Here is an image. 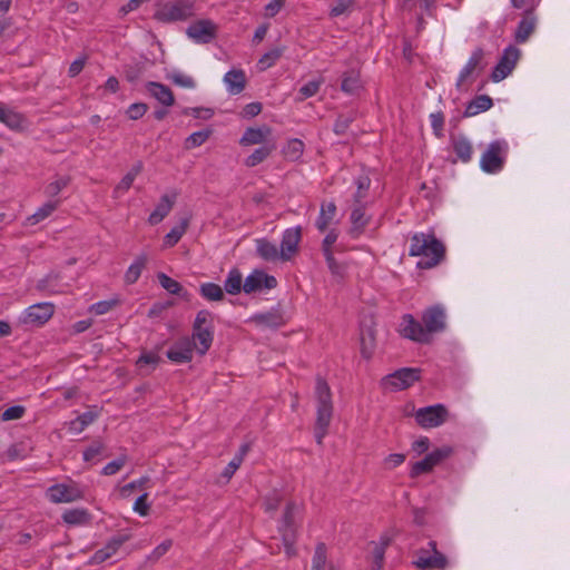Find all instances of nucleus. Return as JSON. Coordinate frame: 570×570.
I'll list each match as a JSON object with an SVG mask.
<instances>
[{
  "mask_svg": "<svg viewBox=\"0 0 570 570\" xmlns=\"http://www.w3.org/2000/svg\"><path fill=\"white\" fill-rule=\"evenodd\" d=\"M146 89L151 97L157 99L161 105L169 107L175 104V97L171 89L164 83L156 81H148Z\"/></svg>",
  "mask_w": 570,
  "mask_h": 570,
  "instance_id": "nucleus-23",
  "label": "nucleus"
},
{
  "mask_svg": "<svg viewBox=\"0 0 570 570\" xmlns=\"http://www.w3.org/2000/svg\"><path fill=\"white\" fill-rule=\"evenodd\" d=\"M214 340V326H206L198 330H193L191 342L196 343V348L199 354L204 355L212 346Z\"/></svg>",
  "mask_w": 570,
  "mask_h": 570,
  "instance_id": "nucleus-27",
  "label": "nucleus"
},
{
  "mask_svg": "<svg viewBox=\"0 0 570 570\" xmlns=\"http://www.w3.org/2000/svg\"><path fill=\"white\" fill-rule=\"evenodd\" d=\"M326 546L320 542L316 548L312 560V570H325L326 564Z\"/></svg>",
  "mask_w": 570,
  "mask_h": 570,
  "instance_id": "nucleus-46",
  "label": "nucleus"
},
{
  "mask_svg": "<svg viewBox=\"0 0 570 570\" xmlns=\"http://www.w3.org/2000/svg\"><path fill=\"white\" fill-rule=\"evenodd\" d=\"M26 409L21 405H13L8 407L1 415L3 421L18 420L23 416Z\"/></svg>",
  "mask_w": 570,
  "mask_h": 570,
  "instance_id": "nucleus-62",
  "label": "nucleus"
},
{
  "mask_svg": "<svg viewBox=\"0 0 570 570\" xmlns=\"http://www.w3.org/2000/svg\"><path fill=\"white\" fill-rule=\"evenodd\" d=\"M453 452V449L451 446H442L439 449H435L434 451L430 452L428 455L431 458L434 465H438L443 460L448 459Z\"/></svg>",
  "mask_w": 570,
  "mask_h": 570,
  "instance_id": "nucleus-55",
  "label": "nucleus"
},
{
  "mask_svg": "<svg viewBox=\"0 0 570 570\" xmlns=\"http://www.w3.org/2000/svg\"><path fill=\"white\" fill-rule=\"evenodd\" d=\"M276 149L275 141H267L259 148H256L246 159L245 165L247 167H255L266 160L271 154Z\"/></svg>",
  "mask_w": 570,
  "mask_h": 570,
  "instance_id": "nucleus-31",
  "label": "nucleus"
},
{
  "mask_svg": "<svg viewBox=\"0 0 570 570\" xmlns=\"http://www.w3.org/2000/svg\"><path fill=\"white\" fill-rule=\"evenodd\" d=\"M186 35L198 43H209L216 38L217 27L209 19H202L186 29Z\"/></svg>",
  "mask_w": 570,
  "mask_h": 570,
  "instance_id": "nucleus-15",
  "label": "nucleus"
},
{
  "mask_svg": "<svg viewBox=\"0 0 570 570\" xmlns=\"http://www.w3.org/2000/svg\"><path fill=\"white\" fill-rule=\"evenodd\" d=\"M189 224L188 217H181L179 222L166 234L164 243L168 247L175 246L185 234Z\"/></svg>",
  "mask_w": 570,
  "mask_h": 570,
  "instance_id": "nucleus-34",
  "label": "nucleus"
},
{
  "mask_svg": "<svg viewBox=\"0 0 570 570\" xmlns=\"http://www.w3.org/2000/svg\"><path fill=\"white\" fill-rule=\"evenodd\" d=\"M47 494L50 501L55 503L73 502L83 498L78 488L67 484H55L48 489Z\"/></svg>",
  "mask_w": 570,
  "mask_h": 570,
  "instance_id": "nucleus-18",
  "label": "nucleus"
},
{
  "mask_svg": "<svg viewBox=\"0 0 570 570\" xmlns=\"http://www.w3.org/2000/svg\"><path fill=\"white\" fill-rule=\"evenodd\" d=\"M302 237L301 228H288L284 232L279 249H297Z\"/></svg>",
  "mask_w": 570,
  "mask_h": 570,
  "instance_id": "nucleus-38",
  "label": "nucleus"
},
{
  "mask_svg": "<svg viewBox=\"0 0 570 570\" xmlns=\"http://www.w3.org/2000/svg\"><path fill=\"white\" fill-rule=\"evenodd\" d=\"M199 294L206 301L219 302L224 299V288L216 283H203L199 286Z\"/></svg>",
  "mask_w": 570,
  "mask_h": 570,
  "instance_id": "nucleus-36",
  "label": "nucleus"
},
{
  "mask_svg": "<svg viewBox=\"0 0 570 570\" xmlns=\"http://www.w3.org/2000/svg\"><path fill=\"white\" fill-rule=\"evenodd\" d=\"M416 423L423 429H432L442 425L446 422L449 411L443 404H434L416 410Z\"/></svg>",
  "mask_w": 570,
  "mask_h": 570,
  "instance_id": "nucleus-10",
  "label": "nucleus"
},
{
  "mask_svg": "<svg viewBox=\"0 0 570 570\" xmlns=\"http://www.w3.org/2000/svg\"><path fill=\"white\" fill-rule=\"evenodd\" d=\"M224 81L229 94L238 95L245 89L246 75L242 69H232L225 75Z\"/></svg>",
  "mask_w": 570,
  "mask_h": 570,
  "instance_id": "nucleus-28",
  "label": "nucleus"
},
{
  "mask_svg": "<svg viewBox=\"0 0 570 570\" xmlns=\"http://www.w3.org/2000/svg\"><path fill=\"white\" fill-rule=\"evenodd\" d=\"M392 538L387 533L380 535L379 540L368 542L364 548V564L366 570H382L385 563V551Z\"/></svg>",
  "mask_w": 570,
  "mask_h": 570,
  "instance_id": "nucleus-7",
  "label": "nucleus"
},
{
  "mask_svg": "<svg viewBox=\"0 0 570 570\" xmlns=\"http://www.w3.org/2000/svg\"><path fill=\"white\" fill-rule=\"evenodd\" d=\"M70 183V178L68 176L58 177L56 180L48 184L45 188V194L48 197H56L63 188H66Z\"/></svg>",
  "mask_w": 570,
  "mask_h": 570,
  "instance_id": "nucleus-47",
  "label": "nucleus"
},
{
  "mask_svg": "<svg viewBox=\"0 0 570 570\" xmlns=\"http://www.w3.org/2000/svg\"><path fill=\"white\" fill-rule=\"evenodd\" d=\"M336 223V205L334 202H323L321 204L320 215L315 222L316 228L321 233H325L328 228H333Z\"/></svg>",
  "mask_w": 570,
  "mask_h": 570,
  "instance_id": "nucleus-20",
  "label": "nucleus"
},
{
  "mask_svg": "<svg viewBox=\"0 0 570 570\" xmlns=\"http://www.w3.org/2000/svg\"><path fill=\"white\" fill-rule=\"evenodd\" d=\"M177 190H171L169 194L161 196L160 202L157 204L155 210L148 217L149 224H159L170 213L177 200Z\"/></svg>",
  "mask_w": 570,
  "mask_h": 570,
  "instance_id": "nucleus-19",
  "label": "nucleus"
},
{
  "mask_svg": "<svg viewBox=\"0 0 570 570\" xmlns=\"http://www.w3.org/2000/svg\"><path fill=\"white\" fill-rule=\"evenodd\" d=\"M451 145L458 159L462 163H469L473 156V145L463 135H459L451 138Z\"/></svg>",
  "mask_w": 570,
  "mask_h": 570,
  "instance_id": "nucleus-25",
  "label": "nucleus"
},
{
  "mask_svg": "<svg viewBox=\"0 0 570 570\" xmlns=\"http://www.w3.org/2000/svg\"><path fill=\"white\" fill-rule=\"evenodd\" d=\"M535 23L537 18L533 14V11H525L523 18L521 19L514 33L515 41L519 43L525 42L531 36V33L534 31Z\"/></svg>",
  "mask_w": 570,
  "mask_h": 570,
  "instance_id": "nucleus-26",
  "label": "nucleus"
},
{
  "mask_svg": "<svg viewBox=\"0 0 570 570\" xmlns=\"http://www.w3.org/2000/svg\"><path fill=\"white\" fill-rule=\"evenodd\" d=\"M249 322L269 328H278L285 324L283 314L278 309L255 314L249 318Z\"/></svg>",
  "mask_w": 570,
  "mask_h": 570,
  "instance_id": "nucleus-21",
  "label": "nucleus"
},
{
  "mask_svg": "<svg viewBox=\"0 0 570 570\" xmlns=\"http://www.w3.org/2000/svg\"><path fill=\"white\" fill-rule=\"evenodd\" d=\"M453 452V449L451 446H442L439 449H435L434 451L430 452L428 455L431 458L434 465H438L443 460L448 459Z\"/></svg>",
  "mask_w": 570,
  "mask_h": 570,
  "instance_id": "nucleus-56",
  "label": "nucleus"
},
{
  "mask_svg": "<svg viewBox=\"0 0 570 570\" xmlns=\"http://www.w3.org/2000/svg\"><path fill=\"white\" fill-rule=\"evenodd\" d=\"M434 463L431 458L426 454L424 459L415 462L411 469V476H419L433 470Z\"/></svg>",
  "mask_w": 570,
  "mask_h": 570,
  "instance_id": "nucleus-50",
  "label": "nucleus"
},
{
  "mask_svg": "<svg viewBox=\"0 0 570 570\" xmlns=\"http://www.w3.org/2000/svg\"><path fill=\"white\" fill-rule=\"evenodd\" d=\"M493 106L492 99L488 95H480L473 98L466 106L463 116L473 117L480 112L489 110Z\"/></svg>",
  "mask_w": 570,
  "mask_h": 570,
  "instance_id": "nucleus-30",
  "label": "nucleus"
},
{
  "mask_svg": "<svg viewBox=\"0 0 570 570\" xmlns=\"http://www.w3.org/2000/svg\"><path fill=\"white\" fill-rule=\"evenodd\" d=\"M146 265V257L144 255L139 256L134 264H131L125 275V281L127 284H134L139 278L141 271Z\"/></svg>",
  "mask_w": 570,
  "mask_h": 570,
  "instance_id": "nucleus-42",
  "label": "nucleus"
},
{
  "mask_svg": "<svg viewBox=\"0 0 570 570\" xmlns=\"http://www.w3.org/2000/svg\"><path fill=\"white\" fill-rule=\"evenodd\" d=\"M148 482H149V478L148 476H142L138 481H134V482H130V483L124 485L120 489V493H121L122 497H129L136 489L144 488Z\"/></svg>",
  "mask_w": 570,
  "mask_h": 570,
  "instance_id": "nucleus-63",
  "label": "nucleus"
},
{
  "mask_svg": "<svg viewBox=\"0 0 570 570\" xmlns=\"http://www.w3.org/2000/svg\"><path fill=\"white\" fill-rule=\"evenodd\" d=\"M298 252H258L259 256L269 263L293 261Z\"/></svg>",
  "mask_w": 570,
  "mask_h": 570,
  "instance_id": "nucleus-43",
  "label": "nucleus"
},
{
  "mask_svg": "<svg viewBox=\"0 0 570 570\" xmlns=\"http://www.w3.org/2000/svg\"><path fill=\"white\" fill-rule=\"evenodd\" d=\"M161 361L160 356L156 353L149 352L144 353L137 360V365L142 367L144 365H157Z\"/></svg>",
  "mask_w": 570,
  "mask_h": 570,
  "instance_id": "nucleus-64",
  "label": "nucleus"
},
{
  "mask_svg": "<svg viewBox=\"0 0 570 570\" xmlns=\"http://www.w3.org/2000/svg\"><path fill=\"white\" fill-rule=\"evenodd\" d=\"M373 314L365 315L361 323L358 347L363 358L371 360L376 348V330Z\"/></svg>",
  "mask_w": 570,
  "mask_h": 570,
  "instance_id": "nucleus-11",
  "label": "nucleus"
},
{
  "mask_svg": "<svg viewBox=\"0 0 570 570\" xmlns=\"http://www.w3.org/2000/svg\"><path fill=\"white\" fill-rule=\"evenodd\" d=\"M422 323L426 328L428 337H432L434 333L443 332L446 327L445 309L441 305L430 306L422 313Z\"/></svg>",
  "mask_w": 570,
  "mask_h": 570,
  "instance_id": "nucleus-12",
  "label": "nucleus"
},
{
  "mask_svg": "<svg viewBox=\"0 0 570 570\" xmlns=\"http://www.w3.org/2000/svg\"><path fill=\"white\" fill-rule=\"evenodd\" d=\"M297 509L294 502H288L285 507L279 532L285 547V552L288 558L296 556L295 542L297 539V527L295 524V510Z\"/></svg>",
  "mask_w": 570,
  "mask_h": 570,
  "instance_id": "nucleus-6",
  "label": "nucleus"
},
{
  "mask_svg": "<svg viewBox=\"0 0 570 570\" xmlns=\"http://www.w3.org/2000/svg\"><path fill=\"white\" fill-rule=\"evenodd\" d=\"M421 379V370L416 367H402L385 375L381 385L385 391L396 392L406 390Z\"/></svg>",
  "mask_w": 570,
  "mask_h": 570,
  "instance_id": "nucleus-5",
  "label": "nucleus"
},
{
  "mask_svg": "<svg viewBox=\"0 0 570 570\" xmlns=\"http://www.w3.org/2000/svg\"><path fill=\"white\" fill-rule=\"evenodd\" d=\"M119 303L120 302L117 298H112L109 301H101V302L94 304L90 307V312H94L96 315H102V314H106L109 311H111L117 305H119Z\"/></svg>",
  "mask_w": 570,
  "mask_h": 570,
  "instance_id": "nucleus-53",
  "label": "nucleus"
},
{
  "mask_svg": "<svg viewBox=\"0 0 570 570\" xmlns=\"http://www.w3.org/2000/svg\"><path fill=\"white\" fill-rule=\"evenodd\" d=\"M284 48H273L261 57L257 62V67L261 71L273 67L276 61L283 56Z\"/></svg>",
  "mask_w": 570,
  "mask_h": 570,
  "instance_id": "nucleus-40",
  "label": "nucleus"
},
{
  "mask_svg": "<svg viewBox=\"0 0 570 570\" xmlns=\"http://www.w3.org/2000/svg\"><path fill=\"white\" fill-rule=\"evenodd\" d=\"M277 284L278 282L274 276L266 274L263 269H254L245 278L243 291L246 294H252L263 289H273Z\"/></svg>",
  "mask_w": 570,
  "mask_h": 570,
  "instance_id": "nucleus-14",
  "label": "nucleus"
},
{
  "mask_svg": "<svg viewBox=\"0 0 570 570\" xmlns=\"http://www.w3.org/2000/svg\"><path fill=\"white\" fill-rule=\"evenodd\" d=\"M509 145L504 139L491 141L480 158V167L487 174L500 173L505 164Z\"/></svg>",
  "mask_w": 570,
  "mask_h": 570,
  "instance_id": "nucleus-3",
  "label": "nucleus"
},
{
  "mask_svg": "<svg viewBox=\"0 0 570 570\" xmlns=\"http://www.w3.org/2000/svg\"><path fill=\"white\" fill-rule=\"evenodd\" d=\"M147 110L148 106L145 102H135L128 107L126 114L131 120H138L147 112Z\"/></svg>",
  "mask_w": 570,
  "mask_h": 570,
  "instance_id": "nucleus-58",
  "label": "nucleus"
},
{
  "mask_svg": "<svg viewBox=\"0 0 570 570\" xmlns=\"http://www.w3.org/2000/svg\"><path fill=\"white\" fill-rule=\"evenodd\" d=\"M97 416L98 414L95 412H85L70 422V430L79 433L83 431L89 424H91L97 419Z\"/></svg>",
  "mask_w": 570,
  "mask_h": 570,
  "instance_id": "nucleus-44",
  "label": "nucleus"
},
{
  "mask_svg": "<svg viewBox=\"0 0 570 570\" xmlns=\"http://www.w3.org/2000/svg\"><path fill=\"white\" fill-rule=\"evenodd\" d=\"M315 397L317 401L316 421L314 434L317 444L323 443V439L328 432L333 417L332 393L326 380L322 376L316 377Z\"/></svg>",
  "mask_w": 570,
  "mask_h": 570,
  "instance_id": "nucleus-1",
  "label": "nucleus"
},
{
  "mask_svg": "<svg viewBox=\"0 0 570 570\" xmlns=\"http://www.w3.org/2000/svg\"><path fill=\"white\" fill-rule=\"evenodd\" d=\"M322 83H323V81L321 79L308 81L307 83H305L304 86H302L299 88V90H298L299 97L297 99L299 101H303L309 97L315 96L318 92Z\"/></svg>",
  "mask_w": 570,
  "mask_h": 570,
  "instance_id": "nucleus-48",
  "label": "nucleus"
},
{
  "mask_svg": "<svg viewBox=\"0 0 570 570\" xmlns=\"http://www.w3.org/2000/svg\"><path fill=\"white\" fill-rule=\"evenodd\" d=\"M127 463V456L120 455L116 460L109 462L104 469L102 474L104 475H112L116 474L125 464Z\"/></svg>",
  "mask_w": 570,
  "mask_h": 570,
  "instance_id": "nucleus-59",
  "label": "nucleus"
},
{
  "mask_svg": "<svg viewBox=\"0 0 570 570\" xmlns=\"http://www.w3.org/2000/svg\"><path fill=\"white\" fill-rule=\"evenodd\" d=\"M244 282L239 269L233 268L225 279L224 289L230 295H237L243 291Z\"/></svg>",
  "mask_w": 570,
  "mask_h": 570,
  "instance_id": "nucleus-35",
  "label": "nucleus"
},
{
  "mask_svg": "<svg viewBox=\"0 0 570 570\" xmlns=\"http://www.w3.org/2000/svg\"><path fill=\"white\" fill-rule=\"evenodd\" d=\"M325 258L332 274L342 278L345 273V266L336 262L333 252H325Z\"/></svg>",
  "mask_w": 570,
  "mask_h": 570,
  "instance_id": "nucleus-57",
  "label": "nucleus"
},
{
  "mask_svg": "<svg viewBox=\"0 0 570 570\" xmlns=\"http://www.w3.org/2000/svg\"><path fill=\"white\" fill-rule=\"evenodd\" d=\"M23 118L20 114L8 110L2 122L11 129H18L22 126Z\"/></svg>",
  "mask_w": 570,
  "mask_h": 570,
  "instance_id": "nucleus-61",
  "label": "nucleus"
},
{
  "mask_svg": "<svg viewBox=\"0 0 570 570\" xmlns=\"http://www.w3.org/2000/svg\"><path fill=\"white\" fill-rule=\"evenodd\" d=\"M196 0H170L159 4L154 19L163 23L185 21L195 14Z\"/></svg>",
  "mask_w": 570,
  "mask_h": 570,
  "instance_id": "nucleus-2",
  "label": "nucleus"
},
{
  "mask_svg": "<svg viewBox=\"0 0 570 570\" xmlns=\"http://www.w3.org/2000/svg\"><path fill=\"white\" fill-rule=\"evenodd\" d=\"M410 249H444L443 243L438 239L434 233H419L414 234L411 239Z\"/></svg>",
  "mask_w": 570,
  "mask_h": 570,
  "instance_id": "nucleus-22",
  "label": "nucleus"
},
{
  "mask_svg": "<svg viewBox=\"0 0 570 570\" xmlns=\"http://www.w3.org/2000/svg\"><path fill=\"white\" fill-rule=\"evenodd\" d=\"M410 255L420 257L416 262L417 268L429 269L444 259L445 252H410Z\"/></svg>",
  "mask_w": 570,
  "mask_h": 570,
  "instance_id": "nucleus-29",
  "label": "nucleus"
},
{
  "mask_svg": "<svg viewBox=\"0 0 570 570\" xmlns=\"http://www.w3.org/2000/svg\"><path fill=\"white\" fill-rule=\"evenodd\" d=\"M520 57V50L513 46L504 49L502 57L493 68L491 78L493 81L499 82L507 78L514 69L517 61Z\"/></svg>",
  "mask_w": 570,
  "mask_h": 570,
  "instance_id": "nucleus-13",
  "label": "nucleus"
},
{
  "mask_svg": "<svg viewBox=\"0 0 570 570\" xmlns=\"http://www.w3.org/2000/svg\"><path fill=\"white\" fill-rule=\"evenodd\" d=\"M105 449L104 443L100 440H95L85 451L83 460L91 461L94 458L99 455Z\"/></svg>",
  "mask_w": 570,
  "mask_h": 570,
  "instance_id": "nucleus-60",
  "label": "nucleus"
},
{
  "mask_svg": "<svg viewBox=\"0 0 570 570\" xmlns=\"http://www.w3.org/2000/svg\"><path fill=\"white\" fill-rule=\"evenodd\" d=\"M272 134V129L268 126H263L261 128H247L240 140L239 144L242 146H250V145H259V144H266L267 137Z\"/></svg>",
  "mask_w": 570,
  "mask_h": 570,
  "instance_id": "nucleus-24",
  "label": "nucleus"
},
{
  "mask_svg": "<svg viewBox=\"0 0 570 570\" xmlns=\"http://www.w3.org/2000/svg\"><path fill=\"white\" fill-rule=\"evenodd\" d=\"M401 337L420 344H429L432 337H428L426 328L412 314H404L397 326Z\"/></svg>",
  "mask_w": 570,
  "mask_h": 570,
  "instance_id": "nucleus-9",
  "label": "nucleus"
},
{
  "mask_svg": "<svg viewBox=\"0 0 570 570\" xmlns=\"http://www.w3.org/2000/svg\"><path fill=\"white\" fill-rule=\"evenodd\" d=\"M142 168H144L142 161H137L130 168V170L122 177L120 183L116 186L115 193L127 191L131 187L135 178L142 171Z\"/></svg>",
  "mask_w": 570,
  "mask_h": 570,
  "instance_id": "nucleus-37",
  "label": "nucleus"
},
{
  "mask_svg": "<svg viewBox=\"0 0 570 570\" xmlns=\"http://www.w3.org/2000/svg\"><path fill=\"white\" fill-rule=\"evenodd\" d=\"M157 278L160 283V285L170 294L179 295L183 291V286L177 281L173 279L171 277L167 276L164 273H159L157 275Z\"/></svg>",
  "mask_w": 570,
  "mask_h": 570,
  "instance_id": "nucleus-49",
  "label": "nucleus"
},
{
  "mask_svg": "<svg viewBox=\"0 0 570 570\" xmlns=\"http://www.w3.org/2000/svg\"><path fill=\"white\" fill-rule=\"evenodd\" d=\"M446 557L436 548L435 541H430L428 548H422L416 552V559L412 564L417 569H439L443 570L448 567Z\"/></svg>",
  "mask_w": 570,
  "mask_h": 570,
  "instance_id": "nucleus-8",
  "label": "nucleus"
},
{
  "mask_svg": "<svg viewBox=\"0 0 570 570\" xmlns=\"http://www.w3.org/2000/svg\"><path fill=\"white\" fill-rule=\"evenodd\" d=\"M196 343L188 337H183L174 343L167 351V357L175 363L190 362Z\"/></svg>",
  "mask_w": 570,
  "mask_h": 570,
  "instance_id": "nucleus-17",
  "label": "nucleus"
},
{
  "mask_svg": "<svg viewBox=\"0 0 570 570\" xmlns=\"http://www.w3.org/2000/svg\"><path fill=\"white\" fill-rule=\"evenodd\" d=\"M169 79L176 85V86H179V87H184V88H195L196 86V82L195 80L190 77V76H187V75H184L181 72H173L170 76H169Z\"/></svg>",
  "mask_w": 570,
  "mask_h": 570,
  "instance_id": "nucleus-54",
  "label": "nucleus"
},
{
  "mask_svg": "<svg viewBox=\"0 0 570 570\" xmlns=\"http://www.w3.org/2000/svg\"><path fill=\"white\" fill-rule=\"evenodd\" d=\"M55 305L51 303L33 304L26 311L22 323L27 325L41 326L53 315Z\"/></svg>",
  "mask_w": 570,
  "mask_h": 570,
  "instance_id": "nucleus-16",
  "label": "nucleus"
},
{
  "mask_svg": "<svg viewBox=\"0 0 570 570\" xmlns=\"http://www.w3.org/2000/svg\"><path fill=\"white\" fill-rule=\"evenodd\" d=\"M206 326H214L213 325V315L207 309H200L194 321L193 330L203 328Z\"/></svg>",
  "mask_w": 570,
  "mask_h": 570,
  "instance_id": "nucleus-52",
  "label": "nucleus"
},
{
  "mask_svg": "<svg viewBox=\"0 0 570 570\" xmlns=\"http://www.w3.org/2000/svg\"><path fill=\"white\" fill-rule=\"evenodd\" d=\"M90 513L86 509H69L62 514V520L70 525H80L90 522Z\"/></svg>",
  "mask_w": 570,
  "mask_h": 570,
  "instance_id": "nucleus-32",
  "label": "nucleus"
},
{
  "mask_svg": "<svg viewBox=\"0 0 570 570\" xmlns=\"http://www.w3.org/2000/svg\"><path fill=\"white\" fill-rule=\"evenodd\" d=\"M485 68L484 62V50L482 48H475L465 66L461 69L455 87L459 90H466L474 82L478 76Z\"/></svg>",
  "mask_w": 570,
  "mask_h": 570,
  "instance_id": "nucleus-4",
  "label": "nucleus"
},
{
  "mask_svg": "<svg viewBox=\"0 0 570 570\" xmlns=\"http://www.w3.org/2000/svg\"><path fill=\"white\" fill-rule=\"evenodd\" d=\"M304 153V142L301 139H291L283 148V154L291 161L298 160Z\"/></svg>",
  "mask_w": 570,
  "mask_h": 570,
  "instance_id": "nucleus-39",
  "label": "nucleus"
},
{
  "mask_svg": "<svg viewBox=\"0 0 570 570\" xmlns=\"http://www.w3.org/2000/svg\"><path fill=\"white\" fill-rule=\"evenodd\" d=\"M59 204V200L47 202L40 208H38V210L35 214L30 215L27 218V224L29 226H35L39 224L40 222L49 217L58 208Z\"/></svg>",
  "mask_w": 570,
  "mask_h": 570,
  "instance_id": "nucleus-33",
  "label": "nucleus"
},
{
  "mask_svg": "<svg viewBox=\"0 0 570 570\" xmlns=\"http://www.w3.org/2000/svg\"><path fill=\"white\" fill-rule=\"evenodd\" d=\"M129 539V534L118 533L114 535L102 549L106 553H108V558H111L119 550V548Z\"/></svg>",
  "mask_w": 570,
  "mask_h": 570,
  "instance_id": "nucleus-45",
  "label": "nucleus"
},
{
  "mask_svg": "<svg viewBox=\"0 0 570 570\" xmlns=\"http://www.w3.org/2000/svg\"><path fill=\"white\" fill-rule=\"evenodd\" d=\"M212 130L205 129L200 131H195L191 135H189L184 142L185 149H194L196 147L202 146L206 140L210 137Z\"/></svg>",
  "mask_w": 570,
  "mask_h": 570,
  "instance_id": "nucleus-41",
  "label": "nucleus"
},
{
  "mask_svg": "<svg viewBox=\"0 0 570 570\" xmlns=\"http://www.w3.org/2000/svg\"><path fill=\"white\" fill-rule=\"evenodd\" d=\"M445 117L442 111L432 112L430 115V122L433 134L441 138L443 137Z\"/></svg>",
  "mask_w": 570,
  "mask_h": 570,
  "instance_id": "nucleus-51",
  "label": "nucleus"
}]
</instances>
